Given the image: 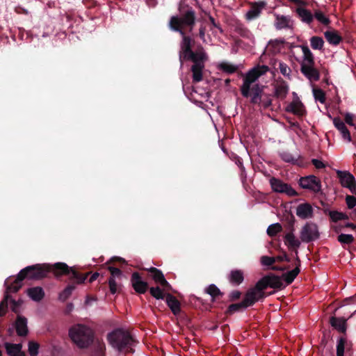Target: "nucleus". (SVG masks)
<instances>
[{
  "label": "nucleus",
  "instance_id": "45",
  "mask_svg": "<svg viewBox=\"0 0 356 356\" xmlns=\"http://www.w3.org/2000/svg\"><path fill=\"white\" fill-rule=\"evenodd\" d=\"M282 230V225L280 223H275L270 225L267 229V234L273 237L277 235V233Z\"/></svg>",
  "mask_w": 356,
  "mask_h": 356
},
{
  "label": "nucleus",
  "instance_id": "49",
  "mask_svg": "<svg viewBox=\"0 0 356 356\" xmlns=\"http://www.w3.org/2000/svg\"><path fill=\"white\" fill-rule=\"evenodd\" d=\"M314 17L321 24L324 25H328L330 22L329 18L325 17L322 11L316 10L314 15Z\"/></svg>",
  "mask_w": 356,
  "mask_h": 356
},
{
  "label": "nucleus",
  "instance_id": "46",
  "mask_svg": "<svg viewBox=\"0 0 356 356\" xmlns=\"http://www.w3.org/2000/svg\"><path fill=\"white\" fill-rule=\"evenodd\" d=\"M75 286L74 285H68L62 292L59 294V300L65 301L72 294Z\"/></svg>",
  "mask_w": 356,
  "mask_h": 356
},
{
  "label": "nucleus",
  "instance_id": "56",
  "mask_svg": "<svg viewBox=\"0 0 356 356\" xmlns=\"http://www.w3.org/2000/svg\"><path fill=\"white\" fill-rule=\"evenodd\" d=\"M108 269L111 273L110 277H113V279H115V277H120L122 276V273L119 268L111 266Z\"/></svg>",
  "mask_w": 356,
  "mask_h": 356
},
{
  "label": "nucleus",
  "instance_id": "19",
  "mask_svg": "<svg viewBox=\"0 0 356 356\" xmlns=\"http://www.w3.org/2000/svg\"><path fill=\"white\" fill-rule=\"evenodd\" d=\"M131 282L133 289L137 293L144 294L149 289L148 283L143 280L138 272H134L132 273Z\"/></svg>",
  "mask_w": 356,
  "mask_h": 356
},
{
  "label": "nucleus",
  "instance_id": "57",
  "mask_svg": "<svg viewBox=\"0 0 356 356\" xmlns=\"http://www.w3.org/2000/svg\"><path fill=\"white\" fill-rule=\"evenodd\" d=\"M275 259H276V261H277L280 262H282V261L290 262L291 261V259L289 258V257L288 256V254H286V252L285 251H283L282 254L277 255V257H275Z\"/></svg>",
  "mask_w": 356,
  "mask_h": 356
},
{
  "label": "nucleus",
  "instance_id": "31",
  "mask_svg": "<svg viewBox=\"0 0 356 356\" xmlns=\"http://www.w3.org/2000/svg\"><path fill=\"white\" fill-rule=\"evenodd\" d=\"M279 155H280V157L281 158V159L286 163H291L293 165H298L300 166L302 165V161H300V159H301L300 156H298V158H296L295 156H293L292 155V154H291L290 152H289L287 151H282L279 153Z\"/></svg>",
  "mask_w": 356,
  "mask_h": 356
},
{
  "label": "nucleus",
  "instance_id": "43",
  "mask_svg": "<svg viewBox=\"0 0 356 356\" xmlns=\"http://www.w3.org/2000/svg\"><path fill=\"white\" fill-rule=\"evenodd\" d=\"M149 293L152 297L157 300H163L166 294H164L163 290L159 286L150 287Z\"/></svg>",
  "mask_w": 356,
  "mask_h": 356
},
{
  "label": "nucleus",
  "instance_id": "39",
  "mask_svg": "<svg viewBox=\"0 0 356 356\" xmlns=\"http://www.w3.org/2000/svg\"><path fill=\"white\" fill-rule=\"evenodd\" d=\"M218 69L229 74L236 72L238 70V65L229 62H222L218 64Z\"/></svg>",
  "mask_w": 356,
  "mask_h": 356
},
{
  "label": "nucleus",
  "instance_id": "44",
  "mask_svg": "<svg viewBox=\"0 0 356 356\" xmlns=\"http://www.w3.org/2000/svg\"><path fill=\"white\" fill-rule=\"evenodd\" d=\"M337 241L342 245H350L353 243L354 237L352 234H341L337 236Z\"/></svg>",
  "mask_w": 356,
  "mask_h": 356
},
{
  "label": "nucleus",
  "instance_id": "22",
  "mask_svg": "<svg viewBox=\"0 0 356 356\" xmlns=\"http://www.w3.org/2000/svg\"><path fill=\"white\" fill-rule=\"evenodd\" d=\"M270 65L273 68V70L271 72L273 74H274L275 71H277L279 70L280 73L283 76H284L285 77H286L289 79H291V70L288 66L287 64H286L285 63H284L282 61L274 59L270 61Z\"/></svg>",
  "mask_w": 356,
  "mask_h": 356
},
{
  "label": "nucleus",
  "instance_id": "51",
  "mask_svg": "<svg viewBox=\"0 0 356 356\" xmlns=\"http://www.w3.org/2000/svg\"><path fill=\"white\" fill-rule=\"evenodd\" d=\"M12 304L11 305V309L12 311L15 314L19 313V307H21L22 304V300H15L14 299H12L11 298L9 300Z\"/></svg>",
  "mask_w": 356,
  "mask_h": 356
},
{
  "label": "nucleus",
  "instance_id": "17",
  "mask_svg": "<svg viewBox=\"0 0 356 356\" xmlns=\"http://www.w3.org/2000/svg\"><path fill=\"white\" fill-rule=\"evenodd\" d=\"M275 17L274 26L277 30L293 29L294 22L290 15H283L273 13Z\"/></svg>",
  "mask_w": 356,
  "mask_h": 356
},
{
  "label": "nucleus",
  "instance_id": "30",
  "mask_svg": "<svg viewBox=\"0 0 356 356\" xmlns=\"http://www.w3.org/2000/svg\"><path fill=\"white\" fill-rule=\"evenodd\" d=\"M27 295L33 300L40 302L44 297V291L40 286L31 287L27 289Z\"/></svg>",
  "mask_w": 356,
  "mask_h": 356
},
{
  "label": "nucleus",
  "instance_id": "64",
  "mask_svg": "<svg viewBox=\"0 0 356 356\" xmlns=\"http://www.w3.org/2000/svg\"><path fill=\"white\" fill-rule=\"evenodd\" d=\"M295 252H296V259H295V265H296V267H298V268H300L301 261H300V258L298 256V250H296Z\"/></svg>",
  "mask_w": 356,
  "mask_h": 356
},
{
  "label": "nucleus",
  "instance_id": "40",
  "mask_svg": "<svg viewBox=\"0 0 356 356\" xmlns=\"http://www.w3.org/2000/svg\"><path fill=\"white\" fill-rule=\"evenodd\" d=\"M303 60L300 65L315 64L313 54L307 46H302Z\"/></svg>",
  "mask_w": 356,
  "mask_h": 356
},
{
  "label": "nucleus",
  "instance_id": "3",
  "mask_svg": "<svg viewBox=\"0 0 356 356\" xmlns=\"http://www.w3.org/2000/svg\"><path fill=\"white\" fill-rule=\"evenodd\" d=\"M110 346L124 355L134 354L138 341L131 333L123 328H116L107 334Z\"/></svg>",
  "mask_w": 356,
  "mask_h": 356
},
{
  "label": "nucleus",
  "instance_id": "6",
  "mask_svg": "<svg viewBox=\"0 0 356 356\" xmlns=\"http://www.w3.org/2000/svg\"><path fill=\"white\" fill-rule=\"evenodd\" d=\"M193 54L192 55L191 53H189L186 55H182L179 56V61L181 65H183L184 60H191L193 62L194 64L191 67L193 81L197 83L202 80V70L204 67V62L206 59V55L203 51H193Z\"/></svg>",
  "mask_w": 356,
  "mask_h": 356
},
{
  "label": "nucleus",
  "instance_id": "8",
  "mask_svg": "<svg viewBox=\"0 0 356 356\" xmlns=\"http://www.w3.org/2000/svg\"><path fill=\"white\" fill-rule=\"evenodd\" d=\"M268 71H270L269 67L265 65H258L250 70L244 76L243 84L240 87L241 95L247 96L249 88L255 84L254 83L258 80V79Z\"/></svg>",
  "mask_w": 356,
  "mask_h": 356
},
{
  "label": "nucleus",
  "instance_id": "58",
  "mask_svg": "<svg viewBox=\"0 0 356 356\" xmlns=\"http://www.w3.org/2000/svg\"><path fill=\"white\" fill-rule=\"evenodd\" d=\"M271 104L272 99L268 96H266V98H264V97L261 98V103L259 106H262L264 108H268Z\"/></svg>",
  "mask_w": 356,
  "mask_h": 356
},
{
  "label": "nucleus",
  "instance_id": "42",
  "mask_svg": "<svg viewBox=\"0 0 356 356\" xmlns=\"http://www.w3.org/2000/svg\"><path fill=\"white\" fill-rule=\"evenodd\" d=\"M310 44L313 49L321 50L323 47L324 41L319 36H313L310 39Z\"/></svg>",
  "mask_w": 356,
  "mask_h": 356
},
{
  "label": "nucleus",
  "instance_id": "4",
  "mask_svg": "<svg viewBox=\"0 0 356 356\" xmlns=\"http://www.w3.org/2000/svg\"><path fill=\"white\" fill-rule=\"evenodd\" d=\"M356 310L347 318L345 317H337L332 316L330 317L329 323L331 326L338 332L342 334L339 337L337 342V356H344L345 352L347 354L351 353L353 343L348 341L346 337L347 321L353 316Z\"/></svg>",
  "mask_w": 356,
  "mask_h": 356
},
{
  "label": "nucleus",
  "instance_id": "13",
  "mask_svg": "<svg viewBox=\"0 0 356 356\" xmlns=\"http://www.w3.org/2000/svg\"><path fill=\"white\" fill-rule=\"evenodd\" d=\"M270 184L274 192L279 193H285L290 197L298 195V193L291 186V185L283 182L281 179L271 177Z\"/></svg>",
  "mask_w": 356,
  "mask_h": 356
},
{
  "label": "nucleus",
  "instance_id": "50",
  "mask_svg": "<svg viewBox=\"0 0 356 356\" xmlns=\"http://www.w3.org/2000/svg\"><path fill=\"white\" fill-rule=\"evenodd\" d=\"M275 261V257L262 256L261 257V263L263 266H273Z\"/></svg>",
  "mask_w": 356,
  "mask_h": 356
},
{
  "label": "nucleus",
  "instance_id": "54",
  "mask_svg": "<svg viewBox=\"0 0 356 356\" xmlns=\"http://www.w3.org/2000/svg\"><path fill=\"white\" fill-rule=\"evenodd\" d=\"M108 285L110 291L112 294H115L118 292V284L113 277H110L108 279Z\"/></svg>",
  "mask_w": 356,
  "mask_h": 356
},
{
  "label": "nucleus",
  "instance_id": "26",
  "mask_svg": "<svg viewBox=\"0 0 356 356\" xmlns=\"http://www.w3.org/2000/svg\"><path fill=\"white\" fill-rule=\"evenodd\" d=\"M11 277H8L6 280L4 285L6 286V291L3 300L0 302V317L4 316L8 310V302L10 298V293H14L13 291H9L7 290V286L10 285V280Z\"/></svg>",
  "mask_w": 356,
  "mask_h": 356
},
{
  "label": "nucleus",
  "instance_id": "47",
  "mask_svg": "<svg viewBox=\"0 0 356 356\" xmlns=\"http://www.w3.org/2000/svg\"><path fill=\"white\" fill-rule=\"evenodd\" d=\"M40 344L38 342L30 341L29 342L28 351L30 356H38Z\"/></svg>",
  "mask_w": 356,
  "mask_h": 356
},
{
  "label": "nucleus",
  "instance_id": "15",
  "mask_svg": "<svg viewBox=\"0 0 356 356\" xmlns=\"http://www.w3.org/2000/svg\"><path fill=\"white\" fill-rule=\"evenodd\" d=\"M264 86L255 83L249 88L248 95H242L245 98H250V103L254 106H260L261 98L264 95Z\"/></svg>",
  "mask_w": 356,
  "mask_h": 356
},
{
  "label": "nucleus",
  "instance_id": "61",
  "mask_svg": "<svg viewBox=\"0 0 356 356\" xmlns=\"http://www.w3.org/2000/svg\"><path fill=\"white\" fill-rule=\"evenodd\" d=\"M159 284L163 288L164 290L170 291L172 289L170 284L166 280L165 278Z\"/></svg>",
  "mask_w": 356,
  "mask_h": 356
},
{
  "label": "nucleus",
  "instance_id": "32",
  "mask_svg": "<svg viewBox=\"0 0 356 356\" xmlns=\"http://www.w3.org/2000/svg\"><path fill=\"white\" fill-rule=\"evenodd\" d=\"M144 270L149 273V276L156 284H159L165 279L163 272L155 267H150L149 268H145Z\"/></svg>",
  "mask_w": 356,
  "mask_h": 356
},
{
  "label": "nucleus",
  "instance_id": "11",
  "mask_svg": "<svg viewBox=\"0 0 356 356\" xmlns=\"http://www.w3.org/2000/svg\"><path fill=\"white\" fill-rule=\"evenodd\" d=\"M106 350L102 337L96 334L90 327V356H106Z\"/></svg>",
  "mask_w": 356,
  "mask_h": 356
},
{
  "label": "nucleus",
  "instance_id": "24",
  "mask_svg": "<svg viewBox=\"0 0 356 356\" xmlns=\"http://www.w3.org/2000/svg\"><path fill=\"white\" fill-rule=\"evenodd\" d=\"M15 327L16 330V332L19 337H26L29 333V330L27 327V319L23 316L17 315Z\"/></svg>",
  "mask_w": 356,
  "mask_h": 356
},
{
  "label": "nucleus",
  "instance_id": "52",
  "mask_svg": "<svg viewBox=\"0 0 356 356\" xmlns=\"http://www.w3.org/2000/svg\"><path fill=\"white\" fill-rule=\"evenodd\" d=\"M346 203L348 209H353L356 206V197L355 195H347L346 196Z\"/></svg>",
  "mask_w": 356,
  "mask_h": 356
},
{
  "label": "nucleus",
  "instance_id": "27",
  "mask_svg": "<svg viewBox=\"0 0 356 356\" xmlns=\"http://www.w3.org/2000/svg\"><path fill=\"white\" fill-rule=\"evenodd\" d=\"M334 127L341 132L342 137L344 140L348 142L352 141L350 133L346 127L345 123L341 120L340 118H334L333 120Z\"/></svg>",
  "mask_w": 356,
  "mask_h": 356
},
{
  "label": "nucleus",
  "instance_id": "28",
  "mask_svg": "<svg viewBox=\"0 0 356 356\" xmlns=\"http://www.w3.org/2000/svg\"><path fill=\"white\" fill-rule=\"evenodd\" d=\"M229 282L234 286H238L244 281V273L242 270L234 269L228 275Z\"/></svg>",
  "mask_w": 356,
  "mask_h": 356
},
{
  "label": "nucleus",
  "instance_id": "29",
  "mask_svg": "<svg viewBox=\"0 0 356 356\" xmlns=\"http://www.w3.org/2000/svg\"><path fill=\"white\" fill-rule=\"evenodd\" d=\"M286 111L292 113L298 116H302L305 113L304 106L299 101H293L286 107Z\"/></svg>",
  "mask_w": 356,
  "mask_h": 356
},
{
  "label": "nucleus",
  "instance_id": "53",
  "mask_svg": "<svg viewBox=\"0 0 356 356\" xmlns=\"http://www.w3.org/2000/svg\"><path fill=\"white\" fill-rule=\"evenodd\" d=\"M329 216L332 221L337 222L341 220L343 213L337 211H330L329 212Z\"/></svg>",
  "mask_w": 356,
  "mask_h": 356
},
{
  "label": "nucleus",
  "instance_id": "18",
  "mask_svg": "<svg viewBox=\"0 0 356 356\" xmlns=\"http://www.w3.org/2000/svg\"><path fill=\"white\" fill-rule=\"evenodd\" d=\"M266 5L267 3L264 1L250 3V8L245 14V19L250 21L259 17Z\"/></svg>",
  "mask_w": 356,
  "mask_h": 356
},
{
  "label": "nucleus",
  "instance_id": "21",
  "mask_svg": "<svg viewBox=\"0 0 356 356\" xmlns=\"http://www.w3.org/2000/svg\"><path fill=\"white\" fill-rule=\"evenodd\" d=\"M296 215L303 220L311 218L314 216V209L308 202L300 204L296 208Z\"/></svg>",
  "mask_w": 356,
  "mask_h": 356
},
{
  "label": "nucleus",
  "instance_id": "14",
  "mask_svg": "<svg viewBox=\"0 0 356 356\" xmlns=\"http://www.w3.org/2000/svg\"><path fill=\"white\" fill-rule=\"evenodd\" d=\"M298 184L302 188L307 189L314 193H318L321 190V180L314 175L300 177Z\"/></svg>",
  "mask_w": 356,
  "mask_h": 356
},
{
  "label": "nucleus",
  "instance_id": "59",
  "mask_svg": "<svg viewBox=\"0 0 356 356\" xmlns=\"http://www.w3.org/2000/svg\"><path fill=\"white\" fill-rule=\"evenodd\" d=\"M312 163L317 169H322L325 167V164L321 161L316 159H312Z\"/></svg>",
  "mask_w": 356,
  "mask_h": 356
},
{
  "label": "nucleus",
  "instance_id": "1",
  "mask_svg": "<svg viewBox=\"0 0 356 356\" xmlns=\"http://www.w3.org/2000/svg\"><path fill=\"white\" fill-rule=\"evenodd\" d=\"M195 12L192 8L187 9L180 16H172L170 17L169 28L173 31L178 32L182 36L179 57L189 53L194 55L192 47L195 40L190 36L186 35V31L192 32L195 25Z\"/></svg>",
  "mask_w": 356,
  "mask_h": 356
},
{
  "label": "nucleus",
  "instance_id": "48",
  "mask_svg": "<svg viewBox=\"0 0 356 356\" xmlns=\"http://www.w3.org/2000/svg\"><path fill=\"white\" fill-rule=\"evenodd\" d=\"M313 94H314V99L316 101H319L322 104L325 103V93L322 89H320V88L313 89Z\"/></svg>",
  "mask_w": 356,
  "mask_h": 356
},
{
  "label": "nucleus",
  "instance_id": "60",
  "mask_svg": "<svg viewBox=\"0 0 356 356\" xmlns=\"http://www.w3.org/2000/svg\"><path fill=\"white\" fill-rule=\"evenodd\" d=\"M345 122L350 126H353V116L350 113H346L345 115Z\"/></svg>",
  "mask_w": 356,
  "mask_h": 356
},
{
  "label": "nucleus",
  "instance_id": "2",
  "mask_svg": "<svg viewBox=\"0 0 356 356\" xmlns=\"http://www.w3.org/2000/svg\"><path fill=\"white\" fill-rule=\"evenodd\" d=\"M49 270V264H38L26 266L19 272L14 280H10V285L7 286V290L17 292L22 288L24 279L41 280L48 276Z\"/></svg>",
  "mask_w": 356,
  "mask_h": 356
},
{
  "label": "nucleus",
  "instance_id": "16",
  "mask_svg": "<svg viewBox=\"0 0 356 356\" xmlns=\"http://www.w3.org/2000/svg\"><path fill=\"white\" fill-rule=\"evenodd\" d=\"M337 176L341 186L348 188L352 194L356 195V180L355 177L346 171H338Z\"/></svg>",
  "mask_w": 356,
  "mask_h": 356
},
{
  "label": "nucleus",
  "instance_id": "7",
  "mask_svg": "<svg viewBox=\"0 0 356 356\" xmlns=\"http://www.w3.org/2000/svg\"><path fill=\"white\" fill-rule=\"evenodd\" d=\"M49 273L52 272L56 277L70 275V280L76 284L83 283L89 275V272L83 275L74 268L69 267L65 263L63 262H58L54 265L49 264Z\"/></svg>",
  "mask_w": 356,
  "mask_h": 356
},
{
  "label": "nucleus",
  "instance_id": "63",
  "mask_svg": "<svg viewBox=\"0 0 356 356\" xmlns=\"http://www.w3.org/2000/svg\"><path fill=\"white\" fill-rule=\"evenodd\" d=\"M289 268V266H273L270 269L276 271H284Z\"/></svg>",
  "mask_w": 356,
  "mask_h": 356
},
{
  "label": "nucleus",
  "instance_id": "9",
  "mask_svg": "<svg viewBox=\"0 0 356 356\" xmlns=\"http://www.w3.org/2000/svg\"><path fill=\"white\" fill-rule=\"evenodd\" d=\"M69 336L72 341L80 348L89 346V327L78 324L69 330Z\"/></svg>",
  "mask_w": 356,
  "mask_h": 356
},
{
  "label": "nucleus",
  "instance_id": "20",
  "mask_svg": "<svg viewBox=\"0 0 356 356\" xmlns=\"http://www.w3.org/2000/svg\"><path fill=\"white\" fill-rule=\"evenodd\" d=\"M315 64L300 65L301 73L310 81H318L320 79V72L314 67Z\"/></svg>",
  "mask_w": 356,
  "mask_h": 356
},
{
  "label": "nucleus",
  "instance_id": "35",
  "mask_svg": "<svg viewBox=\"0 0 356 356\" xmlns=\"http://www.w3.org/2000/svg\"><path fill=\"white\" fill-rule=\"evenodd\" d=\"M233 27L234 31L244 38H250L252 35L250 31L240 22H236Z\"/></svg>",
  "mask_w": 356,
  "mask_h": 356
},
{
  "label": "nucleus",
  "instance_id": "10",
  "mask_svg": "<svg viewBox=\"0 0 356 356\" xmlns=\"http://www.w3.org/2000/svg\"><path fill=\"white\" fill-rule=\"evenodd\" d=\"M257 301L259 300L255 296V293L250 288L245 293L244 298L241 302L233 303L229 305L225 311V314L227 316H230L236 312L243 311L246 308L254 305Z\"/></svg>",
  "mask_w": 356,
  "mask_h": 356
},
{
  "label": "nucleus",
  "instance_id": "36",
  "mask_svg": "<svg viewBox=\"0 0 356 356\" xmlns=\"http://www.w3.org/2000/svg\"><path fill=\"white\" fill-rule=\"evenodd\" d=\"M4 346L7 354L10 356L16 355L19 354V353H23L22 351V345L21 343H10L6 342L4 343Z\"/></svg>",
  "mask_w": 356,
  "mask_h": 356
},
{
  "label": "nucleus",
  "instance_id": "55",
  "mask_svg": "<svg viewBox=\"0 0 356 356\" xmlns=\"http://www.w3.org/2000/svg\"><path fill=\"white\" fill-rule=\"evenodd\" d=\"M241 292L238 290H234L229 294V300L234 302L241 298Z\"/></svg>",
  "mask_w": 356,
  "mask_h": 356
},
{
  "label": "nucleus",
  "instance_id": "34",
  "mask_svg": "<svg viewBox=\"0 0 356 356\" xmlns=\"http://www.w3.org/2000/svg\"><path fill=\"white\" fill-rule=\"evenodd\" d=\"M296 13L303 22L310 24L314 19V15L310 10L302 7L296 8Z\"/></svg>",
  "mask_w": 356,
  "mask_h": 356
},
{
  "label": "nucleus",
  "instance_id": "37",
  "mask_svg": "<svg viewBox=\"0 0 356 356\" xmlns=\"http://www.w3.org/2000/svg\"><path fill=\"white\" fill-rule=\"evenodd\" d=\"M284 243L290 248L297 249L300 245V241L296 238L293 232L287 233L284 236Z\"/></svg>",
  "mask_w": 356,
  "mask_h": 356
},
{
  "label": "nucleus",
  "instance_id": "33",
  "mask_svg": "<svg viewBox=\"0 0 356 356\" xmlns=\"http://www.w3.org/2000/svg\"><path fill=\"white\" fill-rule=\"evenodd\" d=\"M324 35L327 41L333 45H338L342 41V37L334 30L325 31Z\"/></svg>",
  "mask_w": 356,
  "mask_h": 356
},
{
  "label": "nucleus",
  "instance_id": "23",
  "mask_svg": "<svg viewBox=\"0 0 356 356\" xmlns=\"http://www.w3.org/2000/svg\"><path fill=\"white\" fill-rule=\"evenodd\" d=\"M289 90V87L288 83L282 78H280L277 80V84L275 86V97L277 99H284L286 97Z\"/></svg>",
  "mask_w": 356,
  "mask_h": 356
},
{
  "label": "nucleus",
  "instance_id": "38",
  "mask_svg": "<svg viewBox=\"0 0 356 356\" xmlns=\"http://www.w3.org/2000/svg\"><path fill=\"white\" fill-rule=\"evenodd\" d=\"M300 268L298 267H295V268H293V270L283 273L282 277L284 279L286 284L289 285L291 284L294 281V280L300 273Z\"/></svg>",
  "mask_w": 356,
  "mask_h": 356
},
{
  "label": "nucleus",
  "instance_id": "12",
  "mask_svg": "<svg viewBox=\"0 0 356 356\" xmlns=\"http://www.w3.org/2000/svg\"><path fill=\"white\" fill-rule=\"evenodd\" d=\"M320 236L316 224L312 222H307L300 231V238L304 243H310L317 240Z\"/></svg>",
  "mask_w": 356,
  "mask_h": 356
},
{
  "label": "nucleus",
  "instance_id": "62",
  "mask_svg": "<svg viewBox=\"0 0 356 356\" xmlns=\"http://www.w3.org/2000/svg\"><path fill=\"white\" fill-rule=\"evenodd\" d=\"M209 21L211 22V24H212V26L218 29H219L220 31V32H222V30L220 26V24L219 23H216V21H215V19L212 17V16H209Z\"/></svg>",
  "mask_w": 356,
  "mask_h": 356
},
{
  "label": "nucleus",
  "instance_id": "5",
  "mask_svg": "<svg viewBox=\"0 0 356 356\" xmlns=\"http://www.w3.org/2000/svg\"><path fill=\"white\" fill-rule=\"evenodd\" d=\"M268 287L274 289H282L284 287V285L280 276L270 273L264 276L250 289L255 293L258 300H262L266 297L264 290Z\"/></svg>",
  "mask_w": 356,
  "mask_h": 356
},
{
  "label": "nucleus",
  "instance_id": "25",
  "mask_svg": "<svg viewBox=\"0 0 356 356\" xmlns=\"http://www.w3.org/2000/svg\"><path fill=\"white\" fill-rule=\"evenodd\" d=\"M165 302L175 316H178L181 313V309L180 302L175 296L170 293H167L165 296Z\"/></svg>",
  "mask_w": 356,
  "mask_h": 356
},
{
  "label": "nucleus",
  "instance_id": "41",
  "mask_svg": "<svg viewBox=\"0 0 356 356\" xmlns=\"http://www.w3.org/2000/svg\"><path fill=\"white\" fill-rule=\"evenodd\" d=\"M205 292L209 294L212 298V302L215 301V299L219 296H222L223 293L213 284H210L206 288Z\"/></svg>",
  "mask_w": 356,
  "mask_h": 356
}]
</instances>
